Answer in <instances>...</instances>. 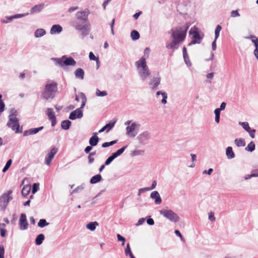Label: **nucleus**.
Wrapping results in <instances>:
<instances>
[{"instance_id": "obj_60", "label": "nucleus", "mask_w": 258, "mask_h": 258, "mask_svg": "<svg viewBox=\"0 0 258 258\" xmlns=\"http://www.w3.org/2000/svg\"><path fill=\"white\" fill-rule=\"evenodd\" d=\"M226 106V103L224 102H222L220 106V108H216V109L219 110V111H221L225 109Z\"/></svg>"}, {"instance_id": "obj_36", "label": "nucleus", "mask_w": 258, "mask_h": 258, "mask_svg": "<svg viewBox=\"0 0 258 258\" xmlns=\"http://www.w3.org/2000/svg\"><path fill=\"white\" fill-rule=\"evenodd\" d=\"M80 96L82 99V104L81 107L78 109H81V110H82L85 106L86 103L87 102V98L85 94L82 92L80 93Z\"/></svg>"}, {"instance_id": "obj_37", "label": "nucleus", "mask_w": 258, "mask_h": 258, "mask_svg": "<svg viewBox=\"0 0 258 258\" xmlns=\"http://www.w3.org/2000/svg\"><path fill=\"white\" fill-rule=\"evenodd\" d=\"M31 187L29 185H25L22 190V195L24 197H26L30 192Z\"/></svg>"}, {"instance_id": "obj_45", "label": "nucleus", "mask_w": 258, "mask_h": 258, "mask_svg": "<svg viewBox=\"0 0 258 258\" xmlns=\"http://www.w3.org/2000/svg\"><path fill=\"white\" fill-rule=\"evenodd\" d=\"M220 112L219 110L215 109L214 110V113L215 114V121L217 123H219L220 118Z\"/></svg>"}, {"instance_id": "obj_27", "label": "nucleus", "mask_w": 258, "mask_h": 258, "mask_svg": "<svg viewBox=\"0 0 258 258\" xmlns=\"http://www.w3.org/2000/svg\"><path fill=\"white\" fill-rule=\"evenodd\" d=\"M161 95L162 96V99L161 100V103L163 104H165L167 103V94L165 92H162L161 91H158L156 92V96H158Z\"/></svg>"}, {"instance_id": "obj_55", "label": "nucleus", "mask_w": 258, "mask_h": 258, "mask_svg": "<svg viewBox=\"0 0 258 258\" xmlns=\"http://www.w3.org/2000/svg\"><path fill=\"white\" fill-rule=\"evenodd\" d=\"M124 252H125V254L126 256L128 255V254H130V253H132L129 243L127 244L126 247L125 249Z\"/></svg>"}, {"instance_id": "obj_14", "label": "nucleus", "mask_w": 258, "mask_h": 258, "mask_svg": "<svg viewBox=\"0 0 258 258\" xmlns=\"http://www.w3.org/2000/svg\"><path fill=\"white\" fill-rule=\"evenodd\" d=\"M19 228L21 230H24L27 229L28 223L27 221L26 215L25 214L22 213L19 219Z\"/></svg>"}, {"instance_id": "obj_53", "label": "nucleus", "mask_w": 258, "mask_h": 258, "mask_svg": "<svg viewBox=\"0 0 258 258\" xmlns=\"http://www.w3.org/2000/svg\"><path fill=\"white\" fill-rule=\"evenodd\" d=\"M114 159L115 158L111 155L106 160L105 165H109Z\"/></svg>"}, {"instance_id": "obj_33", "label": "nucleus", "mask_w": 258, "mask_h": 258, "mask_svg": "<svg viewBox=\"0 0 258 258\" xmlns=\"http://www.w3.org/2000/svg\"><path fill=\"white\" fill-rule=\"evenodd\" d=\"M45 237L44 234H39L36 238L35 243L37 245H39L42 243L43 241L44 240Z\"/></svg>"}, {"instance_id": "obj_8", "label": "nucleus", "mask_w": 258, "mask_h": 258, "mask_svg": "<svg viewBox=\"0 0 258 258\" xmlns=\"http://www.w3.org/2000/svg\"><path fill=\"white\" fill-rule=\"evenodd\" d=\"M141 124L137 122H133L126 127V135L130 138H135L138 134Z\"/></svg>"}, {"instance_id": "obj_61", "label": "nucleus", "mask_w": 258, "mask_h": 258, "mask_svg": "<svg viewBox=\"0 0 258 258\" xmlns=\"http://www.w3.org/2000/svg\"><path fill=\"white\" fill-rule=\"evenodd\" d=\"M175 234L176 236L179 237L180 238V239L182 241H184V238H183L182 234L180 232V231L178 230H175L174 231Z\"/></svg>"}, {"instance_id": "obj_56", "label": "nucleus", "mask_w": 258, "mask_h": 258, "mask_svg": "<svg viewBox=\"0 0 258 258\" xmlns=\"http://www.w3.org/2000/svg\"><path fill=\"white\" fill-rule=\"evenodd\" d=\"M247 39H250L251 42L255 44V43L258 42V39H256V36L254 35H251L249 37H246Z\"/></svg>"}, {"instance_id": "obj_23", "label": "nucleus", "mask_w": 258, "mask_h": 258, "mask_svg": "<svg viewBox=\"0 0 258 258\" xmlns=\"http://www.w3.org/2000/svg\"><path fill=\"white\" fill-rule=\"evenodd\" d=\"M62 31V27L59 25H53L50 30V33L59 34Z\"/></svg>"}, {"instance_id": "obj_51", "label": "nucleus", "mask_w": 258, "mask_h": 258, "mask_svg": "<svg viewBox=\"0 0 258 258\" xmlns=\"http://www.w3.org/2000/svg\"><path fill=\"white\" fill-rule=\"evenodd\" d=\"M144 151L143 150H135L132 152V155L133 156H136L142 155L144 154Z\"/></svg>"}, {"instance_id": "obj_32", "label": "nucleus", "mask_w": 258, "mask_h": 258, "mask_svg": "<svg viewBox=\"0 0 258 258\" xmlns=\"http://www.w3.org/2000/svg\"><path fill=\"white\" fill-rule=\"evenodd\" d=\"M157 185V182L156 180L153 181L152 185L150 187H146L140 188V191H147L154 189Z\"/></svg>"}, {"instance_id": "obj_3", "label": "nucleus", "mask_w": 258, "mask_h": 258, "mask_svg": "<svg viewBox=\"0 0 258 258\" xmlns=\"http://www.w3.org/2000/svg\"><path fill=\"white\" fill-rule=\"evenodd\" d=\"M135 63L141 80L145 81L150 75V72L147 65L146 58L142 57Z\"/></svg>"}, {"instance_id": "obj_50", "label": "nucleus", "mask_w": 258, "mask_h": 258, "mask_svg": "<svg viewBox=\"0 0 258 258\" xmlns=\"http://www.w3.org/2000/svg\"><path fill=\"white\" fill-rule=\"evenodd\" d=\"M183 58H184V61H185V63H186V64L189 67L191 66V63L190 61V59H189L188 54H187L186 55H183Z\"/></svg>"}, {"instance_id": "obj_1", "label": "nucleus", "mask_w": 258, "mask_h": 258, "mask_svg": "<svg viewBox=\"0 0 258 258\" xmlns=\"http://www.w3.org/2000/svg\"><path fill=\"white\" fill-rule=\"evenodd\" d=\"M189 27V25L186 24L184 26L171 29V38L172 40L170 43L166 44V47L173 50L177 49L179 43L185 39Z\"/></svg>"}, {"instance_id": "obj_15", "label": "nucleus", "mask_w": 258, "mask_h": 258, "mask_svg": "<svg viewBox=\"0 0 258 258\" xmlns=\"http://www.w3.org/2000/svg\"><path fill=\"white\" fill-rule=\"evenodd\" d=\"M161 78L159 76L153 77L151 79L149 83L151 89L154 91L157 89L158 86L160 84Z\"/></svg>"}, {"instance_id": "obj_22", "label": "nucleus", "mask_w": 258, "mask_h": 258, "mask_svg": "<svg viewBox=\"0 0 258 258\" xmlns=\"http://www.w3.org/2000/svg\"><path fill=\"white\" fill-rule=\"evenodd\" d=\"M116 121H111L105 125L99 131V133H102L105 130H107V132H109L115 125Z\"/></svg>"}, {"instance_id": "obj_20", "label": "nucleus", "mask_w": 258, "mask_h": 258, "mask_svg": "<svg viewBox=\"0 0 258 258\" xmlns=\"http://www.w3.org/2000/svg\"><path fill=\"white\" fill-rule=\"evenodd\" d=\"M150 197L151 199L154 200L155 203L156 205H159L162 203V199L160 196L159 192L156 190L153 191L151 194Z\"/></svg>"}, {"instance_id": "obj_19", "label": "nucleus", "mask_w": 258, "mask_h": 258, "mask_svg": "<svg viewBox=\"0 0 258 258\" xmlns=\"http://www.w3.org/2000/svg\"><path fill=\"white\" fill-rule=\"evenodd\" d=\"M43 128V126H40L37 128H32L24 132L23 135L24 136H28L29 135L36 134Z\"/></svg>"}, {"instance_id": "obj_34", "label": "nucleus", "mask_w": 258, "mask_h": 258, "mask_svg": "<svg viewBox=\"0 0 258 258\" xmlns=\"http://www.w3.org/2000/svg\"><path fill=\"white\" fill-rule=\"evenodd\" d=\"M127 148V146H123L121 148L117 150L115 152L112 154V156L116 158L118 156H120L124 152L125 149Z\"/></svg>"}, {"instance_id": "obj_54", "label": "nucleus", "mask_w": 258, "mask_h": 258, "mask_svg": "<svg viewBox=\"0 0 258 258\" xmlns=\"http://www.w3.org/2000/svg\"><path fill=\"white\" fill-rule=\"evenodd\" d=\"M89 57L90 60H96L97 62L99 61L98 58L96 57L92 52L89 53Z\"/></svg>"}, {"instance_id": "obj_26", "label": "nucleus", "mask_w": 258, "mask_h": 258, "mask_svg": "<svg viewBox=\"0 0 258 258\" xmlns=\"http://www.w3.org/2000/svg\"><path fill=\"white\" fill-rule=\"evenodd\" d=\"M75 75L77 78L83 80L84 76V71L82 69L78 68L75 71Z\"/></svg>"}, {"instance_id": "obj_29", "label": "nucleus", "mask_w": 258, "mask_h": 258, "mask_svg": "<svg viewBox=\"0 0 258 258\" xmlns=\"http://www.w3.org/2000/svg\"><path fill=\"white\" fill-rule=\"evenodd\" d=\"M98 225L99 223L96 221L91 222L87 224L86 228L91 231H94L96 229V226Z\"/></svg>"}, {"instance_id": "obj_17", "label": "nucleus", "mask_w": 258, "mask_h": 258, "mask_svg": "<svg viewBox=\"0 0 258 258\" xmlns=\"http://www.w3.org/2000/svg\"><path fill=\"white\" fill-rule=\"evenodd\" d=\"M83 113L81 109H76L75 110L71 112L69 115V118L71 120H75L77 118H81L83 117Z\"/></svg>"}, {"instance_id": "obj_52", "label": "nucleus", "mask_w": 258, "mask_h": 258, "mask_svg": "<svg viewBox=\"0 0 258 258\" xmlns=\"http://www.w3.org/2000/svg\"><path fill=\"white\" fill-rule=\"evenodd\" d=\"M253 177H257V174H256L254 170H253L252 171V173L251 174H248V175H245L244 177V179L245 180H247V179H249L250 178Z\"/></svg>"}, {"instance_id": "obj_7", "label": "nucleus", "mask_w": 258, "mask_h": 258, "mask_svg": "<svg viewBox=\"0 0 258 258\" xmlns=\"http://www.w3.org/2000/svg\"><path fill=\"white\" fill-rule=\"evenodd\" d=\"M159 213L161 215L172 222L176 223L180 220L178 215L171 210L162 209L159 211Z\"/></svg>"}, {"instance_id": "obj_44", "label": "nucleus", "mask_w": 258, "mask_h": 258, "mask_svg": "<svg viewBox=\"0 0 258 258\" xmlns=\"http://www.w3.org/2000/svg\"><path fill=\"white\" fill-rule=\"evenodd\" d=\"M117 140H116L112 141L110 142H105L102 144V147L103 148H107L110 146L113 145L114 144H116L117 143Z\"/></svg>"}, {"instance_id": "obj_21", "label": "nucleus", "mask_w": 258, "mask_h": 258, "mask_svg": "<svg viewBox=\"0 0 258 258\" xmlns=\"http://www.w3.org/2000/svg\"><path fill=\"white\" fill-rule=\"evenodd\" d=\"M44 7V4H40L33 7L30 10V14L38 13L41 12Z\"/></svg>"}, {"instance_id": "obj_28", "label": "nucleus", "mask_w": 258, "mask_h": 258, "mask_svg": "<svg viewBox=\"0 0 258 258\" xmlns=\"http://www.w3.org/2000/svg\"><path fill=\"white\" fill-rule=\"evenodd\" d=\"M102 180V176L100 174H96L93 176L90 179V182L91 184H95Z\"/></svg>"}, {"instance_id": "obj_13", "label": "nucleus", "mask_w": 258, "mask_h": 258, "mask_svg": "<svg viewBox=\"0 0 258 258\" xmlns=\"http://www.w3.org/2000/svg\"><path fill=\"white\" fill-rule=\"evenodd\" d=\"M57 151L58 149L54 147L51 149L49 152L48 153L45 158V163L47 165L49 166L50 165L51 161L53 159L55 155L57 153Z\"/></svg>"}, {"instance_id": "obj_10", "label": "nucleus", "mask_w": 258, "mask_h": 258, "mask_svg": "<svg viewBox=\"0 0 258 258\" xmlns=\"http://www.w3.org/2000/svg\"><path fill=\"white\" fill-rule=\"evenodd\" d=\"M19 121L18 118H9L7 126L13 131H15L16 133H18L20 127Z\"/></svg>"}, {"instance_id": "obj_47", "label": "nucleus", "mask_w": 258, "mask_h": 258, "mask_svg": "<svg viewBox=\"0 0 258 258\" xmlns=\"http://www.w3.org/2000/svg\"><path fill=\"white\" fill-rule=\"evenodd\" d=\"M96 95L97 96L103 97L107 95V93L106 91H101L99 89H97L96 91Z\"/></svg>"}, {"instance_id": "obj_41", "label": "nucleus", "mask_w": 258, "mask_h": 258, "mask_svg": "<svg viewBox=\"0 0 258 258\" xmlns=\"http://www.w3.org/2000/svg\"><path fill=\"white\" fill-rule=\"evenodd\" d=\"M49 225V223L47 222L44 219H40L38 223V226L41 228H43Z\"/></svg>"}, {"instance_id": "obj_11", "label": "nucleus", "mask_w": 258, "mask_h": 258, "mask_svg": "<svg viewBox=\"0 0 258 258\" xmlns=\"http://www.w3.org/2000/svg\"><path fill=\"white\" fill-rule=\"evenodd\" d=\"M189 35H192V40L197 41V44H200L201 42V41L203 39V36H201L199 32V29L195 26L192 27L189 32Z\"/></svg>"}, {"instance_id": "obj_39", "label": "nucleus", "mask_w": 258, "mask_h": 258, "mask_svg": "<svg viewBox=\"0 0 258 258\" xmlns=\"http://www.w3.org/2000/svg\"><path fill=\"white\" fill-rule=\"evenodd\" d=\"M245 149L246 151L250 152L253 151L255 150V144L253 142L251 141L250 143H249Z\"/></svg>"}, {"instance_id": "obj_63", "label": "nucleus", "mask_w": 258, "mask_h": 258, "mask_svg": "<svg viewBox=\"0 0 258 258\" xmlns=\"http://www.w3.org/2000/svg\"><path fill=\"white\" fill-rule=\"evenodd\" d=\"M213 171V169L212 168H209L208 170H205L203 171V174H207L208 175H211Z\"/></svg>"}, {"instance_id": "obj_6", "label": "nucleus", "mask_w": 258, "mask_h": 258, "mask_svg": "<svg viewBox=\"0 0 258 258\" xmlns=\"http://www.w3.org/2000/svg\"><path fill=\"white\" fill-rule=\"evenodd\" d=\"M12 190H9L6 192L4 193L0 197V210L4 211L8 205L9 203L13 198L12 196Z\"/></svg>"}, {"instance_id": "obj_46", "label": "nucleus", "mask_w": 258, "mask_h": 258, "mask_svg": "<svg viewBox=\"0 0 258 258\" xmlns=\"http://www.w3.org/2000/svg\"><path fill=\"white\" fill-rule=\"evenodd\" d=\"M12 163V160L11 159H9L7 161L5 167H4V168L3 169V172H5L8 170V169L11 166Z\"/></svg>"}, {"instance_id": "obj_62", "label": "nucleus", "mask_w": 258, "mask_h": 258, "mask_svg": "<svg viewBox=\"0 0 258 258\" xmlns=\"http://www.w3.org/2000/svg\"><path fill=\"white\" fill-rule=\"evenodd\" d=\"M209 219L211 222H214L215 221V217L214 215V214L212 212H211L209 215Z\"/></svg>"}, {"instance_id": "obj_30", "label": "nucleus", "mask_w": 258, "mask_h": 258, "mask_svg": "<svg viewBox=\"0 0 258 258\" xmlns=\"http://www.w3.org/2000/svg\"><path fill=\"white\" fill-rule=\"evenodd\" d=\"M71 123V121L69 120H63L61 123V127L65 130H69Z\"/></svg>"}, {"instance_id": "obj_58", "label": "nucleus", "mask_w": 258, "mask_h": 258, "mask_svg": "<svg viewBox=\"0 0 258 258\" xmlns=\"http://www.w3.org/2000/svg\"><path fill=\"white\" fill-rule=\"evenodd\" d=\"M5 249L3 245L0 246V258H4Z\"/></svg>"}, {"instance_id": "obj_48", "label": "nucleus", "mask_w": 258, "mask_h": 258, "mask_svg": "<svg viewBox=\"0 0 258 258\" xmlns=\"http://www.w3.org/2000/svg\"><path fill=\"white\" fill-rule=\"evenodd\" d=\"M39 184L38 183H34L32 185V192L33 194H35L39 189Z\"/></svg>"}, {"instance_id": "obj_59", "label": "nucleus", "mask_w": 258, "mask_h": 258, "mask_svg": "<svg viewBox=\"0 0 258 258\" xmlns=\"http://www.w3.org/2000/svg\"><path fill=\"white\" fill-rule=\"evenodd\" d=\"M84 188V187L83 185L79 186L73 190V192H78L79 191H82Z\"/></svg>"}, {"instance_id": "obj_16", "label": "nucleus", "mask_w": 258, "mask_h": 258, "mask_svg": "<svg viewBox=\"0 0 258 258\" xmlns=\"http://www.w3.org/2000/svg\"><path fill=\"white\" fill-rule=\"evenodd\" d=\"M28 15V13L16 14L12 16H6L3 19L1 20V22L4 24H7L13 21L15 19L21 18Z\"/></svg>"}, {"instance_id": "obj_38", "label": "nucleus", "mask_w": 258, "mask_h": 258, "mask_svg": "<svg viewBox=\"0 0 258 258\" xmlns=\"http://www.w3.org/2000/svg\"><path fill=\"white\" fill-rule=\"evenodd\" d=\"M131 36L133 40H137L140 38V34L136 30H133L131 33Z\"/></svg>"}, {"instance_id": "obj_42", "label": "nucleus", "mask_w": 258, "mask_h": 258, "mask_svg": "<svg viewBox=\"0 0 258 258\" xmlns=\"http://www.w3.org/2000/svg\"><path fill=\"white\" fill-rule=\"evenodd\" d=\"M239 124L240 125L246 132L250 130V126L247 122H239Z\"/></svg>"}, {"instance_id": "obj_5", "label": "nucleus", "mask_w": 258, "mask_h": 258, "mask_svg": "<svg viewBox=\"0 0 258 258\" xmlns=\"http://www.w3.org/2000/svg\"><path fill=\"white\" fill-rule=\"evenodd\" d=\"M73 26L77 30L81 31L82 39H84L88 35L91 30V24L89 22L84 25L81 24L80 22H73Z\"/></svg>"}, {"instance_id": "obj_49", "label": "nucleus", "mask_w": 258, "mask_h": 258, "mask_svg": "<svg viewBox=\"0 0 258 258\" xmlns=\"http://www.w3.org/2000/svg\"><path fill=\"white\" fill-rule=\"evenodd\" d=\"M239 10H232L230 12V16L232 18L238 17L240 16V14L238 12Z\"/></svg>"}, {"instance_id": "obj_9", "label": "nucleus", "mask_w": 258, "mask_h": 258, "mask_svg": "<svg viewBox=\"0 0 258 258\" xmlns=\"http://www.w3.org/2000/svg\"><path fill=\"white\" fill-rule=\"evenodd\" d=\"M90 11L88 9L84 11L77 12L76 14L77 21L75 22H80L81 24L84 25L88 23V16Z\"/></svg>"}, {"instance_id": "obj_24", "label": "nucleus", "mask_w": 258, "mask_h": 258, "mask_svg": "<svg viewBox=\"0 0 258 258\" xmlns=\"http://www.w3.org/2000/svg\"><path fill=\"white\" fill-rule=\"evenodd\" d=\"M99 142V138L97 136V133H94L92 137L89 140V144L91 146H95Z\"/></svg>"}, {"instance_id": "obj_25", "label": "nucleus", "mask_w": 258, "mask_h": 258, "mask_svg": "<svg viewBox=\"0 0 258 258\" xmlns=\"http://www.w3.org/2000/svg\"><path fill=\"white\" fill-rule=\"evenodd\" d=\"M226 155L229 159H231L235 157V154L231 147H228L226 148Z\"/></svg>"}, {"instance_id": "obj_2", "label": "nucleus", "mask_w": 258, "mask_h": 258, "mask_svg": "<svg viewBox=\"0 0 258 258\" xmlns=\"http://www.w3.org/2000/svg\"><path fill=\"white\" fill-rule=\"evenodd\" d=\"M57 91V83L52 81L47 83L42 90L41 97L46 100L53 99Z\"/></svg>"}, {"instance_id": "obj_12", "label": "nucleus", "mask_w": 258, "mask_h": 258, "mask_svg": "<svg viewBox=\"0 0 258 258\" xmlns=\"http://www.w3.org/2000/svg\"><path fill=\"white\" fill-rule=\"evenodd\" d=\"M150 133L148 131H145L139 135L137 139L140 144L145 145L150 139Z\"/></svg>"}, {"instance_id": "obj_40", "label": "nucleus", "mask_w": 258, "mask_h": 258, "mask_svg": "<svg viewBox=\"0 0 258 258\" xmlns=\"http://www.w3.org/2000/svg\"><path fill=\"white\" fill-rule=\"evenodd\" d=\"M222 29V27L220 25H217L215 30V39L217 40L219 36L220 32Z\"/></svg>"}, {"instance_id": "obj_43", "label": "nucleus", "mask_w": 258, "mask_h": 258, "mask_svg": "<svg viewBox=\"0 0 258 258\" xmlns=\"http://www.w3.org/2000/svg\"><path fill=\"white\" fill-rule=\"evenodd\" d=\"M18 115V112L15 109H12L10 111V113L9 115V118H18L16 116Z\"/></svg>"}, {"instance_id": "obj_4", "label": "nucleus", "mask_w": 258, "mask_h": 258, "mask_svg": "<svg viewBox=\"0 0 258 258\" xmlns=\"http://www.w3.org/2000/svg\"><path fill=\"white\" fill-rule=\"evenodd\" d=\"M52 59L55 61L56 64L62 67L68 66H75L76 63L73 58L67 57L66 55H63L60 58H52Z\"/></svg>"}, {"instance_id": "obj_31", "label": "nucleus", "mask_w": 258, "mask_h": 258, "mask_svg": "<svg viewBox=\"0 0 258 258\" xmlns=\"http://www.w3.org/2000/svg\"><path fill=\"white\" fill-rule=\"evenodd\" d=\"M46 33L45 30L43 29H37L34 32L35 37L36 38L44 36Z\"/></svg>"}, {"instance_id": "obj_18", "label": "nucleus", "mask_w": 258, "mask_h": 258, "mask_svg": "<svg viewBox=\"0 0 258 258\" xmlns=\"http://www.w3.org/2000/svg\"><path fill=\"white\" fill-rule=\"evenodd\" d=\"M47 115L49 119L51 122V126H54L56 123V120L54 113L52 108H48L47 109Z\"/></svg>"}, {"instance_id": "obj_64", "label": "nucleus", "mask_w": 258, "mask_h": 258, "mask_svg": "<svg viewBox=\"0 0 258 258\" xmlns=\"http://www.w3.org/2000/svg\"><path fill=\"white\" fill-rule=\"evenodd\" d=\"M5 107V103L3 101H0V113L4 111Z\"/></svg>"}, {"instance_id": "obj_57", "label": "nucleus", "mask_w": 258, "mask_h": 258, "mask_svg": "<svg viewBox=\"0 0 258 258\" xmlns=\"http://www.w3.org/2000/svg\"><path fill=\"white\" fill-rule=\"evenodd\" d=\"M247 132L249 133L251 138L253 139L255 137V130L254 129H251V128H250V130Z\"/></svg>"}, {"instance_id": "obj_35", "label": "nucleus", "mask_w": 258, "mask_h": 258, "mask_svg": "<svg viewBox=\"0 0 258 258\" xmlns=\"http://www.w3.org/2000/svg\"><path fill=\"white\" fill-rule=\"evenodd\" d=\"M234 142L237 147H244L245 145V142L243 139H236L235 140Z\"/></svg>"}]
</instances>
